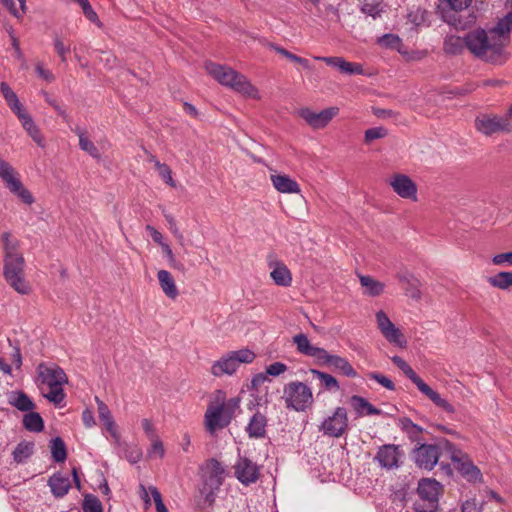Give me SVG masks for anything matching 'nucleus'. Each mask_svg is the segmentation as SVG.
I'll return each mask as SVG.
<instances>
[{
	"label": "nucleus",
	"mask_w": 512,
	"mask_h": 512,
	"mask_svg": "<svg viewBox=\"0 0 512 512\" xmlns=\"http://www.w3.org/2000/svg\"><path fill=\"white\" fill-rule=\"evenodd\" d=\"M403 453L398 445L385 444L379 447L375 460L382 468L396 469L400 466V459Z\"/></svg>",
	"instance_id": "obj_17"
},
{
	"label": "nucleus",
	"mask_w": 512,
	"mask_h": 512,
	"mask_svg": "<svg viewBox=\"0 0 512 512\" xmlns=\"http://www.w3.org/2000/svg\"><path fill=\"white\" fill-rule=\"evenodd\" d=\"M157 278L162 291L167 297L175 299L179 295L175 280L169 271L159 270Z\"/></svg>",
	"instance_id": "obj_28"
},
{
	"label": "nucleus",
	"mask_w": 512,
	"mask_h": 512,
	"mask_svg": "<svg viewBox=\"0 0 512 512\" xmlns=\"http://www.w3.org/2000/svg\"><path fill=\"white\" fill-rule=\"evenodd\" d=\"M376 322L380 331L390 327V325L393 324L392 321L387 316V314L382 310L376 313Z\"/></svg>",
	"instance_id": "obj_61"
},
{
	"label": "nucleus",
	"mask_w": 512,
	"mask_h": 512,
	"mask_svg": "<svg viewBox=\"0 0 512 512\" xmlns=\"http://www.w3.org/2000/svg\"><path fill=\"white\" fill-rule=\"evenodd\" d=\"M389 184L394 192L404 199L417 200V186L413 180L405 174H395L390 180Z\"/></svg>",
	"instance_id": "obj_18"
},
{
	"label": "nucleus",
	"mask_w": 512,
	"mask_h": 512,
	"mask_svg": "<svg viewBox=\"0 0 512 512\" xmlns=\"http://www.w3.org/2000/svg\"><path fill=\"white\" fill-rule=\"evenodd\" d=\"M401 429L412 439H416L422 433L423 429L415 424L410 418L404 417L400 419Z\"/></svg>",
	"instance_id": "obj_46"
},
{
	"label": "nucleus",
	"mask_w": 512,
	"mask_h": 512,
	"mask_svg": "<svg viewBox=\"0 0 512 512\" xmlns=\"http://www.w3.org/2000/svg\"><path fill=\"white\" fill-rule=\"evenodd\" d=\"M34 452V443L31 441H21L15 447L12 455L16 463H24Z\"/></svg>",
	"instance_id": "obj_37"
},
{
	"label": "nucleus",
	"mask_w": 512,
	"mask_h": 512,
	"mask_svg": "<svg viewBox=\"0 0 512 512\" xmlns=\"http://www.w3.org/2000/svg\"><path fill=\"white\" fill-rule=\"evenodd\" d=\"M51 453L55 462H64L67 458V450L64 441L60 437L51 440Z\"/></svg>",
	"instance_id": "obj_44"
},
{
	"label": "nucleus",
	"mask_w": 512,
	"mask_h": 512,
	"mask_svg": "<svg viewBox=\"0 0 512 512\" xmlns=\"http://www.w3.org/2000/svg\"><path fill=\"white\" fill-rule=\"evenodd\" d=\"M48 486L51 489V493L56 498H62L68 493L69 489L71 488V481L69 479V476L57 472L49 477Z\"/></svg>",
	"instance_id": "obj_25"
},
{
	"label": "nucleus",
	"mask_w": 512,
	"mask_h": 512,
	"mask_svg": "<svg viewBox=\"0 0 512 512\" xmlns=\"http://www.w3.org/2000/svg\"><path fill=\"white\" fill-rule=\"evenodd\" d=\"M384 338L392 344H395L399 347H403L406 345V340L399 330L394 324L390 325V327L385 328L384 330L380 331Z\"/></svg>",
	"instance_id": "obj_43"
},
{
	"label": "nucleus",
	"mask_w": 512,
	"mask_h": 512,
	"mask_svg": "<svg viewBox=\"0 0 512 512\" xmlns=\"http://www.w3.org/2000/svg\"><path fill=\"white\" fill-rule=\"evenodd\" d=\"M451 10L458 12L466 9L472 0H443Z\"/></svg>",
	"instance_id": "obj_59"
},
{
	"label": "nucleus",
	"mask_w": 512,
	"mask_h": 512,
	"mask_svg": "<svg viewBox=\"0 0 512 512\" xmlns=\"http://www.w3.org/2000/svg\"><path fill=\"white\" fill-rule=\"evenodd\" d=\"M440 457L439 447L433 444H421L412 452L416 465L425 470H432Z\"/></svg>",
	"instance_id": "obj_15"
},
{
	"label": "nucleus",
	"mask_w": 512,
	"mask_h": 512,
	"mask_svg": "<svg viewBox=\"0 0 512 512\" xmlns=\"http://www.w3.org/2000/svg\"><path fill=\"white\" fill-rule=\"evenodd\" d=\"M206 71L221 85L227 86L234 91L253 99H259L258 89L242 74L231 67L220 65L214 62L205 64Z\"/></svg>",
	"instance_id": "obj_3"
},
{
	"label": "nucleus",
	"mask_w": 512,
	"mask_h": 512,
	"mask_svg": "<svg viewBox=\"0 0 512 512\" xmlns=\"http://www.w3.org/2000/svg\"><path fill=\"white\" fill-rule=\"evenodd\" d=\"M255 358L256 354L248 348L229 351L213 362L210 373L215 377L232 376L241 364H250Z\"/></svg>",
	"instance_id": "obj_5"
},
{
	"label": "nucleus",
	"mask_w": 512,
	"mask_h": 512,
	"mask_svg": "<svg viewBox=\"0 0 512 512\" xmlns=\"http://www.w3.org/2000/svg\"><path fill=\"white\" fill-rule=\"evenodd\" d=\"M418 390L430 399L436 407L442 409L449 416L456 413L455 407L437 391L433 390L428 384L424 383Z\"/></svg>",
	"instance_id": "obj_23"
},
{
	"label": "nucleus",
	"mask_w": 512,
	"mask_h": 512,
	"mask_svg": "<svg viewBox=\"0 0 512 512\" xmlns=\"http://www.w3.org/2000/svg\"><path fill=\"white\" fill-rule=\"evenodd\" d=\"M285 407L296 412H305L314 403L310 386L301 381H291L284 385L282 396Z\"/></svg>",
	"instance_id": "obj_6"
},
{
	"label": "nucleus",
	"mask_w": 512,
	"mask_h": 512,
	"mask_svg": "<svg viewBox=\"0 0 512 512\" xmlns=\"http://www.w3.org/2000/svg\"><path fill=\"white\" fill-rule=\"evenodd\" d=\"M462 512H482L475 499L466 500L461 507Z\"/></svg>",
	"instance_id": "obj_64"
},
{
	"label": "nucleus",
	"mask_w": 512,
	"mask_h": 512,
	"mask_svg": "<svg viewBox=\"0 0 512 512\" xmlns=\"http://www.w3.org/2000/svg\"><path fill=\"white\" fill-rule=\"evenodd\" d=\"M237 480L245 486L256 483L260 477V467L247 457L240 456L234 465Z\"/></svg>",
	"instance_id": "obj_13"
},
{
	"label": "nucleus",
	"mask_w": 512,
	"mask_h": 512,
	"mask_svg": "<svg viewBox=\"0 0 512 512\" xmlns=\"http://www.w3.org/2000/svg\"><path fill=\"white\" fill-rule=\"evenodd\" d=\"M466 48V36L448 35L444 39L443 50L446 54L459 55Z\"/></svg>",
	"instance_id": "obj_32"
},
{
	"label": "nucleus",
	"mask_w": 512,
	"mask_h": 512,
	"mask_svg": "<svg viewBox=\"0 0 512 512\" xmlns=\"http://www.w3.org/2000/svg\"><path fill=\"white\" fill-rule=\"evenodd\" d=\"M444 444L450 454V459L455 469L461 474V476L469 482H481L482 473L480 469L473 464L469 456L460 449H457L447 440Z\"/></svg>",
	"instance_id": "obj_11"
},
{
	"label": "nucleus",
	"mask_w": 512,
	"mask_h": 512,
	"mask_svg": "<svg viewBox=\"0 0 512 512\" xmlns=\"http://www.w3.org/2000/svg\"><path fill=\"white\" fill-rule=\"evenodd\" d=\"M142 428L146 434V436L149 438V440L157 438L158 435L156 433V429L153 425V423L149 419H143L142 422Z\"/></svg>",
	"instance_id": "obj_62"
},
{
	"label": "nucleus",
	"mask_w": 512,
	"mask_h": 512,
	"mask_svg": "<svg viewBox=\"0 0 512 512\" xmlns=\"http://www.w3.org/2000/svg\"><path fill=\"white\" fill-rule=\"evenodd\" d=\"M240 399L233 397L225 400L221 391L215 402L210 403L205 412L204 420L206 430L210 434H214L217 429L227 427L234 417L236 409L239 408Z\"/></svg>",
	"instance_id": "obj_4"
},
{
	"label": "nucleus",
	"mask_w": 512,
	"mask_h": 512,
	"mask_svg": "<svg viewBox=\"0 0 512 512\" xmlns=\"http://www.w3.org/2000/svg\"><path fill=\"white\" fill-rule=\"evenodd\" d=\"M392 362L417 386L418 389L425 383L411 368V366L400 356H393Z\"/></svg>",
	"instance_id": "obj_35"
},
{
	"label": "nucleus",
	"mask_w": 512,
	"mask_h": 512,
	"mask_svg": "<svg viewBox=\"0 0 512 512\" xmlns=\"http://www.w3.org/2000/svg\"><path fill=\"white\" fill-rule=\"evenodd\" d=\"M315 60L323 61L327 65L337 68L341 73L347 75H362L364 73L363 66L356 62H348L343 57H325L315 56Z\"/></svg>",
	"instance_id": "obj_20"
},
{
	"label": "nucleus",
	"mask_w": 512,
	"mask_h": 512,
	"mask_svg": "<svg viewBox=\"0 0 512 512\" xmlns=\"http://www.w3.org/2000/svg\"><path fill=\"white\" fill-rule=\"evenodd\" d=\"M274 188L280 193L294 194L301 191L299 184L285 174L270 176Z\"/></svg>",
	"instance_id": "obj_26"
},
{
	"label": "nucleus",
	"mask_w": 512,
	"mask_h": 512,
	"mask_svg": "<svg viewBox=\"0 0 512 512\" xmlns=\"http://www.w3.org/2000/svg\"><path fill=\"white\" fill-rule=\"evenodd\" d=\"M53 44L55 51L61 58V61L65 63L67 61V55L70 52V47L65 46L62 39L59 37L54 38Z\"/></svg>",
	"instance_id": "obj_56"
},
{
	"label": "nucleus",
	"mask_w": 512,
	"mask_h": 512,
	"mask_svg": "<svg viewBox=\"0 0 512 512\" xmlns=\"http://www.w3.org/2000/svg\"><path fill=\"white\" fill-rule=\"evenodd\" d=\"M387 136V130L382 127H373L365 131V142L370 143L376 139H381Z\"/></svg>",
	"instance_id": "obj_51"
},
{
	"label": "nucleus",
	"mask_w": 512,
	"mask_h": 512,
	"mask_svg": "<svg viewBox=\"0 0 512 512\" xmlns=\"http://www.w3.org/2000/svg\"><path fill=\"white\" fill-rule=\"evenodd\" d=\"M377 43L385 48L399 49L402 45V41L398 35L395 34H384L377 39Z\"/></svg>",
	"instance_id": "obj_48"
},
{
	"label": "nucleus",
	"mask_w": 512,
	"mask_h": 512,
	"mask_svg": "<svg viewBox=\"0 0 512 512\" xmlns=\"http://www.w3.org/2000/svg\"><path fill=\"white\" fill-rule=\"evenodd\" d=\"M487 282L494 288L500 290H508L512 287V272L501 271L493 276L488 277Z\"/></svg>",
	"instance_id": "obj_38"
},
{
	"label": "nucleus",
	"mask_w": 512,
	"mask_h": 512,
	"mask_svg": "<svg viewBox=\"0 0 512 512\" xmlns=\"http://www.w3.org/2000/svg\"><path fill=\"white\" fill-rule=\"evenodd\" d=\"M475 129L485 135L510 134L512 132V104L503 115L481 113L475 118Z\"/></svg>",
	"instance_id": "obj_7"
},
{
	"label": "nucleus",
	"mask_w": 512,
	"mask_h": 512,
	"mask_svg": "<svg viewBox=\"0 0 512 512\" xmlns=\"http://www.w3.org/2000/svg\"><path fill=\"white\" fill-rule=\"evenodd\" d=\"M156 170L158 171L159 176L164 180L166 184H168L171 187L176 186V183L172 177V171L167 164L161 163L160 161H156Z\"/></svg>",
	"instance_id": "obj_49"
},
{
	"label": "nucleus",
	"mask_w": 512,
	"mask_h": 512,
	"mask_svg": "<svg viewBox=\"0 0 512 512\" xmlns=\"http://www.w3.org/2000/svg\"><path fill=\"white\" fill-rule=\"evenodd\" d=\"M96 402L98 405V414L100 420L105 425L106 429L111 433V435L117 440L118 439V433L116 430V425L114 422V419L111 415V412L108 408V406L101 401L98 397H96Z\"/></svg>",
	"instance_id": "obj_31"
},
{
	"label": "nucleus",
	"mask_w": 512,
	"mask_h": 512,
	"mask_svg": "<svg viewBox=\"0 0 512 512\" xmlns=\"http://www.w3.org/2000/svg\"><path fill=\"white\" fill-rule=\"evenodd\" d=\"M11 405L23 412H29L34 409L35 405L30 397L24 392H13L9 398Z\"/></svg>",
	"instance_id": "obj_34"
},
{
	"label": "nucleus",
	"mask_w": 512,
	"mask_h": 512,
	"mask_svg": "<svg viewBox=\"0 0 512 512\" xmlns=\"http://www.w3.org/2000/svg\"><path fill=\"white\" fill-rule=\"evenodd\" d=\"M74 132L79 137L80 149L88 153L94 159L99 160L101 158V154L95 144L86 136L85 132L80 128L74 129Z\"/></svg>",
	"instance_id": "obj_36"
},
{
	"label": "nucleus",
	"mask_w": 512,
	"mask_h": 512,
	"mask_svg": "<svg viewBox=\"0 0 512 512\" xmlns=\"http://www.w3.org/2000/svg\"><path fill=\"white\" fill-rule=\"evenodd\" d=\"M204 484L210 489H218L224 480L225 469L222 464L212 458L201 467Z\"/></svg>",
	"instance_id": "obj_16"
},
{
	"label": "nucleus",
	"mask_w": 512,
	"mask_h": 512,
	"mask_svg": "<svg viewBox=\"0 0 512 512\" xmlns=\"http://www.w3.org/2000/svg\"><path fill=\"white\" fill-rule=\"evenodd\" d=\"M82 509L84 512H103L100 500L93 494L84 496Z\"/></svg>",
	"instance_id": "obj_47"
},
{
	"label": "nucleus",
	"mask_w": 512,
	"mask_h": 512,
	"mask_svg": "<svg viewBox=\"0 0 512 512\" xmlns=\"http://www.w3.org/2000/svg\"><path fill=\"white\" fill-rule=\"evenodd\" d=\"M80 7L82 8L83 14L89 21L100 25L98 15L94 11L88 0H84V2L80 4Z\"/></svg>",
	"instance_id": "obj_55"
},
{
	"label": "nucleus",
	"mask_w": 512,
	"mask_h": 512,
	"mask_svg": "<svg viewBox=\"0 0 512 512\" xmlns=\"http://www.w3.org/2000/svg\"><path fill=\"white\" fill-rule=\"evenodd\" d=\"M293 343L300 354L314 358L316 363L324 350V348L312 345L308 337L303 333L295 335Z\"/></svg>",
	"instance_id": "obj_24"
},
{
	"label": "nucleus",
	"mask_w": 512,
	"mask_h": 512,
	"mask_svg": "<svg viewBox=\"0 0 512 512\" xmlns=\"http://www.w3.org/2000/svg\"><path fill=\"white\" fill-rule=\"evenodd\" d=\"M17 118L27 134L33 139V141L39 147L43 148L45 146L44 137L42 136L40 129L35 124L31 115L25 110L24 112L17 115Z\"/></svg>",
	"instance_id": "obj_22"
},
{
	"label": "nucleus",
	"mask_w": 512,
	"mask_h": 512,
	"mask_svg": "<svg viewBox=\"0 0 512 512\" xmlns=\"http://www.w3.org/2000/svg\"><path fill=\"white\" fill-rule=\"evenodd\" d=\"M317 364L321 366H331L347 377H355L357 375L355 369L346 358L330 354L325 349L320 355Z\"/></svg>",
	"instance_id": "obj_19"
},
{
	"label": "nucleus",
	"mask_w": 512,
	"mask_h": 512,
	"mask_svg": "<svg viewBox=\"0 0 512 512\" xmlns=\"http://www.w3.org/2000/svg\"><path fill=\"white\" fill-rule=\"evenodd\" d=\"M495 34L504 42V47L509 41V33L512 32V11L500 18L494 28Z\"/></svg>",
	"instance_id": "obj_33"
},
{
	"label": "nucleus",
	"mask_w": 512,
	"mask_h": 512,
	"mask_svg": "<svg viewBox=\"0 0 512 512\" xmlns=\"http://www.w3.org/2000/svg\"><path fill=\"white\" fill-rule=\"evenodd\" d=\"M349 428L348 414L344 407H337L331 416L324 419L319 430L326 436L339 438Z\"/></svg>",
	"instance_id": "obj_12"
},
{
	"label": "nucleus",
	"mask_w": 512,
	"mask_h": 512,
	"mask_svg": "<svg viewBox=\"0 0 512 512\" xmlns=\"http://www.w3.org/2000/svg\"><path fill=\"white\" fill-rule=\"evenodd\" d=\"M149 492L154 500L156 511L157 512H168V509L166 508L160 491L155 486H149Z\"/></svg>",
	"instance_id": "obj_53"
},
{
	"label": "nucleus",
	"mask_w": 512,
	"mask_h": 512,
	"mask_svg": "<svg viewBox=\"0 0 512 512\" xmlns=\"http://www.w3.org/2000/svg\"><path fill=\"white\" fill-rule=\"evenodd\" d=\"M0 90L9 108L16 116L26 110L22 103L19 101V98L16 95V93L11 89V87L6 82H2L0 84Z\"/></svg>",
	"instance_id": "obj_30"
},
{
	"label": "nucleus",
	"mask_w": 512,
	"mask_h": 512,
	"mask_svg": "<svg viewBox=\"0 0 512 512\" xmlns=\"http://www.w3.org/2000/svg\"><path fill=\"white\" fill-rule=\"evenodd\" d=\"M310 372L321 381L325 390L338 391L340 389L338 380L331 374L316 369H311Z\"/></svg>",
	"instance_id": "obj_41"
},
{
	"label": "nucleus",
	"mask_w": 512,
	"mask_h": 512,
	"mask_svg": "<svg viewBox=\"0 0 512 512\" xmlns=\"http://www.w3.org/2000/svg\"><path fill=\"white\" fill-rule=\"evenodd\" d=\"M23 425L25 429L31 432H41L44 428L42 417L37 412L29 411L23 417Z\"/></svg>",
	"instance_id": "obj_40"
},
{
	"label": "nucleus",
	"mask_w": 512,
	"mask_h": 512,
	"mask_svg": "<svg viewBox=\"0 0 512 512\" xmlns=\"http://www.w3.org/2000/svg\"><path fill=\"white\" fill-rule=\"evenodd\" d=\"M150 441H151V448L148 450V455L150 457L157 455L160 458H162L164 456V447H163V443L160 440V438L157 437V438L151 439Z\"/></svg>",
	"instance_id": "obj_57"
},
{
	"label": "nucleus",
	"mask_w": 512,
	"mask_h": 512,
	"mask_svg": "<svg viewBox=\"0 0 512 512\" xmlns=\"http://www.w3.org/2000/svg\"><path fill=\"white\" fill-rule=\"evenodd\" d=\"M368 377L390 391L395 390V384L393 383V381L383 374L377 372H370L368 373Z\"/></svg>",
	"instance_id": "obj_52"
},
{
	"label": "nucleus",
	"mask_w": 512,
	"mask_h": 512,
	"mask_svg": "<svg viewBox=\"0 0 512 512\" xmlns=\"http://www.w3.org/2000/svg\"><path fill=\"white\" fill-rule=\"evenodd\" d=\"M360 284L365 288V294L375 297L380 295L384 290V284L370 276L360 275Z\"/></svg>",
	"instance_id": "obj_39"
},
{
	"label": "nucleus",
	"mask_w": 512,
	"mask_h": 512,
	"mask_svg": "<svg viewBox=\"0 0 512 512\" xmlns=\"http://www.w3.org/2000/svg\"><path fill=\"white\" fill-rule=\"evenodd\" d=\"M270 277L278 286L288 287L292 283V274L283 262H276L274 264Z\"/></svg>",
	"instance_id": "obj_27"
},
{
	"label": "nucleus",
	"mask_w": 512,
	"mask_h": 512,
	"mask_svg": "<svg viewBox=\"0 0 512 512\" xmlns=\"http://www.w3.org/2000/svg\"><path fill=\"white\" fill-rule=\"evenodd\" d=\"M0 178L5 183L6 188L23 203L27 205L34 203L33 195L24 187L18 172L2 158H0Z\"/></svg>",
	"instance_id": "obj_10"
},
{
	"label": "nucleus",
	"mask_w": 512,
	"mask_h": 512,
	"mask_svg": "<svg viewBox=\"0 0 512 512\" xmlns=\"http://www.w3.org/2000/svg\"><path fill=\"white\" fill-rule=\"evenodd\" d=\"M37 373L42 396L56 407H63L66 397L63 385L68 383L65 371L56 364L41 363L37 367Z\"/></svg>",
	"instance_id": "obj_2"
},
{
	"label": "nucleus",
	"mask_w": 512,
	"mask_h": 512,
	"mask_svg": "<svg viewBox=\"0 0 512 512\" xmlns=\"http://www.w3.org/2000/svg\"><path fill=\"white\" fill-rule=\"evenodd\" d=\"M384 338L392 344H395L399 347H403L406 345V340L399 330L394 324L390 325V327L385 328L384 330L380 331Z\"/></svg>",
	"instance_id": "obj_42"
},
{
	"label": "nucleus",
	"mask_w": 512,
	"mask_h": 512,
	"mask_svg": "<svg viewBox=\"0 0 512 512\" xmlns=\"http://www.w3.org/2000/svg\"><path fill=\"white\" fill-rule=\"evenodd\" d=\"M288 369L287 365L283 362H274L268 365L265 369V373L267 376L277 377Z\"/></svg>",
	"instance_id": "obj_54"
},
{
	"label": "nucleus",
	"mask_w": 512,
	"mask_h": 512,
	"mask_svg": "<svg viewBox=\"0 0 512 512\" xmlns=\"http://www.w3.org/2000/svg\"><path fill=\"white\" fill-rule=\"evenodd\" d=\"M398 279L402 283H406L412 287L410 296L415 299L420 298V291L417 289L418 280L411 273L399 274Z\"/></svg>",
	"instance_id": "obj_50"
},
{
	"label": "nucleus",
	"mask_w": 512,
	"mask_h": 512,
	"mask_svg": "<svg viewBox=\"0 0 512 512\" xmlns=\"http://www.w3.org/2000/svg\"><path fill=\"white\" fill-rule=\"evenodd\" d=\"M163 252L165 253L168 261H169V264L171 267L175 268V269H178V270H183L184 266L182 263L178 262L176 259H175V256L173 254V251L171 249V247L169 245H165L163 246Z\"/></svg>",
	"instance_id": "obj_60"
},
{
	"label": "nucleus",
	"mask_w": 512,
	"mask_h": 512,
	"mask_svg": "<svg viewBox=\"0 0 512 512\" xmlns=\"http://www.w3.org/2000/svg\"><path fill=\"white\" fill-rule=\"evenodd\" d=\"M441 491L442 485L438 481L429 478L421 479L417 487L420 501L414 504L415 511L436 512Z\"/></svg>",
	"instance_id": "obj_9"
},
{
	"label": "nucleus",
	"mask_w": 512,
	"mask_h": 512,
	"mask_svg": "<svg viewBox=\"0 0 512 512\" xmlns=\"http://www.w3.org/2000/svg\"><path fill=\"white\" fill-rule=\"evenodd\" d=\"M361 11L364 14L371 16L373 19L380 17L383 12V6L381 2L375 0H364L361 3Z\"/></svg>",
	"instance_id": "obj_45"
},
{
	"label": "nucleus",
	"mask_w": 512,
	"mask_h": 512,
	"mask_svg": "<svg viewBox=\"0 0 512 512\" xmlns=\"http://www.w3.org/2000/svg\"><path fill=\"white\" fill-rule=\"evenodd\" d=\"M466 49L475 57L491 63L501 62L504 52V42L490 29H476L466 35Z\"/></svg>",
	"instance_id": "obj_1"
},
{
	"label": "nucleus",
	"mask_w": 512,
	"mask_h": 512,
	"mask_svg": "<svg viewBox=\"0 0 512 512\" xmlns=\"http://www.w3.org/2000/svg\"><path fill=\"white\" fill-rule=\"evenodd\" d=\"M268 419L265 414L255 411L249 418L245 432L250 439H264L267 437Z\"/></svg>",
	"instance_id": "obj_21"
},
{
	"label": "nucleus",
	"mask_w": 512,
	"mask_h": 512,
	"mask_svg": "<svg viewBox=\"0 0 512 512\" xmlns=\"http://www.w3.org/2000/svg\"><path fill=\"white\" fill-rule=\"evenodd\" d=\"M492 263L494 265H507L512 266V252H505L496 254L492 258Z\"/></svg>",
	"instance_id": "obj_58"
},
{
	"label": "nucleus",
	"mask_w": 512,
	"mask_h": 512,
	"mask_svg": "<svg viewBox=\"0 0 512 512\" xmlns=\"http://www.w3.org/2000/svg\"><path fill=\"white\" fill-rule=\"evenodd\" d=\"M350 403L359 417L364 415H380L382 413L380 409L358 395H353L350 398Z\"/></svg>",
	"instance_id": "obj_29"
},
{
	"label": "nucleus",
	"mask_w": 512,
	"mask_h": 512,
	"mask_svg": "<svg viewBox=\"0 0 512 512\" xmlns=\"http://www.w3.org/2000/svg\"><path fill=\"white\" fill-rule=\"evenodd\" d=\"M146 230L149 232L153 241L156 242L157 244H159L161 246V248H163V246H165V245H168L167 243H165L163 241L162 234L157 229H155L153 226L147 225Z\"/></svg>",
	"instance_id": "obj_63"
},
{
	"label": "nucleus",
	"mask_w": 512,
	"mask_h": 512,
	"mask_svg": "<svg viewBox=\"0 0 512 512\" xmlns=\"http://www.w3.org/2000/svg\"><path fill=\"white\" fill-rule=\"evenodd\" d=\"M25 261L21 254L9 252L4 260V277L7 283L19 294L26 295L30 286L24 278Z\"/></svg>",
	"instance_id": "obj_8"
},
{
	"label": "nucleus",
	"mask_w": 512,
	"mask_h": 512,
	"mask_svg": "<svg viewBox=\"0 0 512 512\" xmlns=\"http://www.w3.org/2000/svg\"><path fill=\"white\" fill-rule=\"evenodd\" d=\"M339 108L329 107L320 112H314L310 108H301L298 115L313 129L325 128L338 114Z\"/></svg>",
	"instance_id": "obj_14"
}]
</instances>
